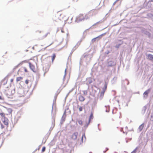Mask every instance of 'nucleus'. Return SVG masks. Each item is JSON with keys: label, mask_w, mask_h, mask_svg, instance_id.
<instances>
[{"label": "nucleus", "mask_w": 153, "mask_h": 153, "mask_svg": "<svg viewBox=\"0 0 153 153\" xmlns=\"http://www.w3.org/2000/svg\"><path fill=\"white\" fill-rule=\"evenodd\" d=\"M55 17L57 18L55 20V21H57L58 20H65L66 19L65 16L64 14L61 11L58 12L55 14Z\"/></svg>", "instance_id": "1"}, {"label": "nucleus", "mask_w": 153, "mask_h": 153, "mask_svg": "<svg viewBox=\"0 0 153 153\" xmlns=\"http://www.w3.org/2000/svg\"><path fill=\"white\" fill-rule=\"evenodd\" d=\"M23 71H24V72L25 73H27L28 72L27 68L25 67H22L21 69L19 70L18 72L19 73L20 72H22Z\"/></svg>", "instance_id": "2"}, {"label": "nucleus", "mask_w": 153, "mask_h": 153, "mask_svg": "<svg viewBox=\"0 0 153 153\" xmlns=\"http://www.w3.org/2000/svg\"><path fill=\"white\" fill-rule=\"evenodd\" d=\"M29 67L31 70L35 72V68L34 66L32 65L30 62H29Z\"/></svg>", "instance_id": "3"}, {"label": "nucleus", "mask_w": 153, "mask_h": 153, "mask_svg": "<svg viewBox=\"0 0 153 153\" xmlns=\"http://www.w3.org/2000/svg\"><path fill=\"white\" fill-rule=\"evenodd\" d=\"M78 133L77 132H74L72 135L71 138L74 140H76L77 137Z\"/></svg>", "instance_id": "4"}, {"label": "nucleus", "mask_w": 153, "mask_h": 153, "mask_svg": "<svg viewBox=\"0 0 153 153\" xmlns=\"http://www.w3.org/2000/svg\"><path fill=\"white\" fill-rule=\"evenodd\" d=\"M105 34V33L102 34L101 35L98 36L93 39L92 40V42H95L96 39H97L98 38H100V39H101V37L102 36H104Z\"/></svg>", "instance_id": "5"}, {"label": "nucleus", "mask_w": 153, "mask_h": 153, "mask_svg": "<svg viewBox=\"0 0 153 153\" xmlns=\"http://www.w3.org/2000/svg\"><path fill=\"white\" fill-rule=\"evenodd\" d=\"M85 100V98L82 95H80L79 97V100L81 102H83Z\"/></svg>", "instance_id": "6"}, {"label": "nucleus", "mask_w": 153, "mask_h": 153, "mask_svg": "<svg viewBox=\"0 0 153 153\" xmlns=\"http://www.w3.org/2000/svg\"><path fill=\"white\" fill-rule=\"evenodd\" d=\"M4 119V120L3 121L4 123V125L7 126L8 125V119L5 118Z\"/></svg>", "instance_id": "7"}, {"label": "nucleus", "mask_w": 153, "mask_h": 153, "mask_svg": "<svg viewBox=\"0 0 153 153\" xmlns=\"http://www.w3.org/2000/svg\"><path fill=\"white\" fill-rule=\"evenodd\" d=\"M28 62L27 61V60H25V61H22V62H20V63H19V64L17 65H16V66L15 67V68H17L19 66H20V65H22V64L24 63H25V62Z\"/></svg>", "instance_id": "8"}, {"label": "nucleus", "mask_w": 153, "mask_h": 153, "mask_svg": "<svg viewBox=\"0 0 153 153\" xmlns=\"http://www.w3.org/2000/svg\"><path fill=\"white\" fill-rule=\"evenodd\" d=\"M7 79L5 78L1 81V84L3 85H5L7 83Z\"/></svg>", "instance_id": "9"}, {"label": "nucleus", "mask_w": 153, "mask_h": 153, "mask_svg": "<svg viewBox=\"0 0 153 153\" xmlns=\"http://www.w3.org/2000/svg\"><path fill=\"white\" fill-rule=\"evenodd\" d=\"M144 123H143L139 126L138 128V130L140 131H141L143 129L144 127Z\"/></svg>", "instance_id": "10"}, {"label": "nucleus", "mask_w": 153, "mask_h": 153, "mask_svg": "<svg viewBox=\"0 0 153 153\" xmlns=\"http://www.w3.org/2000/svg\"><path fill=\"white\" fill-rule=\"evenodd\" d=\"M149 59L150 60H153V55L151 54H149L147 55Z\"/></svg>", "instance_id": "11"}, {"label": "nucleus", "mask_w": 153, "mask_h": 153, "mask_svg": "<svg viewBox=\"0 0 153 153\" xmlns=\"http://www.w3.org/2000/svg\"><path fill=\"white\" fill-rule=\"evenodd\" d=\"M7 113L6 114L7 115L11 114L12 110L11 108H7Z\"/></svg>", "instance_id": "12"}, {"label": "nucleus", "mask_w": 153, "mask_h": 153, "mask_svg": "<svg viewBox=\"0 0 153 153\" xmlns=\"http://www.w3.org/2000/svg\"><path fill=\"white\" fill-rule=\"evenodd\" d=\"M150 91V89H148L144 92V93H143V95H144V97H145V96H146V97L147 96L148 94L149 93Z\"/></svg>", "instance_id": "13"}, {"label": "nucleus", "mask_w": 153, "mask_h": 153, "mask_svg": "<svg viewBox=\"0 0 153 153\" xmlns=\"http://www.w3.org/2000/svg\"><path fill=\"white\" fill-rule=\"evenodd\" d=\"M22 79H23L22 77L21 76L18 77H17V78L16 79V81L17 82H18L19 81L21 80H22Z\"/></svg>", "instance_id": "14"}, {"label": "nucleus", "mask_w": 153, "mask_h": 153, "mask_svg": "<svg viewBox=\"0 0 153 153\" xmlns=\"http://www.w3.org/2000/svg\"><path fill=\"white\" fill-rule=\"evenodd\" d=\"M87 83L88 84H91L92 82V81L91 80V78H89L87 79Z\"/></svg>", "instance_id": "15"}, {"label": "nucleus", "mask_w": 153, "mask_h": 153, "mask_svg": "<svg viewBox=\"0 0 153 153\" xmlns=\"http://www.w3.org/2000/svg\"><path fill=\"white\" fill-rule=\"evenodd\" d=\"M106 88H107V85H105L104 88H102V90H103V92H102V93L103 94H104V93L105 91L106 90Z\"/></svg>", "instance_id": "16"}, {"label": "nucleus", "mask_w": 153, "mask_h": 153, "mask_svg": "<svg viewBox=\"0 0 153 153\" xmlns=\"http://www.w3.org/2000/svg\"><path fill=\"white\" fill-rule=\"evenodd\" d=\"M56 57V55H55V54H53V55L52 56V62H53V60H54V59H55V58Z\"/></svg>", "instance_id": "17"}, {"label": "nucleus", "mask_w": 153, "mask_h": 153, "mask_svg": "<svg viewBox=\"0 0 153 153\" xmlns=\"http://www.w3.org/2000/svg\"><path fill=\"white\" fill-rule=\"evenodd\" d=\"M93 117V114L92 113H91L90 115V118H89V122H90L91 120V119H92Z\"/></svg>", "instance_id": "18"}, {"label": "nucleus", "mask_w": 153, "mask_h": 153, "mask_svg": "<svg viewBox=\"0 0 153 153\" xmlns=\"http://www.w3.org/2000/svg\"><path fill=\"white\" fill-rule=\"evenodd\" d=\"M0 115L1 116V117H3L4 118V119L5 118H6L5 117V114L4 113H0Z\"/></svg>", "instance_id": "19"}, {"label": "nucleus", "mask_w": 153, "mask_h": 153, "mask_svg": "<svg viewBox=\"0 0 153 153\" xmlns=\"http://www.w3.org/2000/svg\"><path fill=\"white\" fill-rule=\"evenodd\" d=\"M50 34V33L49 32H48L45 34L43 36V37L45 38L47 37L48 35Z\"/></svg>", "instance_id": "20"}, {"label": "nucleus", "mask_w": 153, "mask_h": 153, "mask_svg": "<svg viewBox=\"0 0 153 153\" xmlns=\"http://www.w3.org/2000/svg\"><path fill=\"white\" fill-rule=\"evenodd\" d=\"M78 123L81 125H82L83 122L82 120H79L78 121Z\"/></svg>", "instance_id": "21"}, {"label": "nucleus", "mask_w": 153, "mask_h": 153, "mask_svg": "<svg viewBox=\"0 0 153 153\" xmlns=\"http://www.w3.org/2000/svg\"><path fill=\"white\" fill-rule=\"evenodd\" d=\"M0 100H4V98L3 96L0 95Z\"/></svg>", "instance_id": "22"}, {"label": "nucleus", "mask_w": 153, "mask_h": 153, "mask_svg": "<svg viewBox=\"0 0 153 153\" xmlns=\"http://www.w3.org/2000/svg\"><path fill=\"white\" fill-rule=\"evenodd\" d=\"M12 91L13 92V93H12V94L7 93V95L8 96H11V95H12L15 92V91L14 90H13V91Z\"/></svg>", "instance_id": "23"}, {"label": "nucleus", "mask_w": 153, "mask_h": 153, "mask_svg": "<svg viewBox=\"0 0 153 153\" xmlns=\"http://www.w3.org/2000/svg\"><path fill=\"white\" fill-rule=\"evenodd\" d=\"M45 150V147H43L42 149V152H44Z\"/></svg>", "instance_id": "24"}, {"label": "nucleus", "mask_w": 153, "mask_h": 153, "mask_svg": "<svg viewBox=\"0 0 153 153\" xmlns=\"http://www.w3.org/2000/svg\"><path fill=\"white\" fill-rule=\"evenodd\" d=\"M79 110L80 111H81L82 110V107H80L79 108Z\"/></svg>", "instance_id": "25"}, {"label": "nucleus", "mask_w": 153, "mask_h": 153, "mask_svg": "<svg viewBox=\"0 0 153 153\" xmlns=\"http://www.w3.org/2000/svg\"><path fill=\"white\" fill-rule=\"evenodd\" d=\"M84 137L85 138V135L84 134H83L82 135V142H83V138Z\"/></svg>", "instance_id": "26"}, {"label": "nucleus", "mask_w": 153, "mask_h": 153, "mask_svg": "<svg viewBox=\"0 0 153 153\" xmlns=\"http://www.w3.org/2000/svg\"><path fill=\"white\" fill-rule=\"evenodd\" d=\"M25 83L26 84H28V80H26L25 81Z\"/></svg>", "instance_id": "27"}, {"label": "nucleus", "mask_w": 153, "mask_h": 153, "mask_svg": "<svg viewBox=\"0 0 153 153\" xmlns=\"http://www.w3.org/2000/svg\"><path fill=\"white\" fill-rule=\"evenodd\" d=\"M4 128V126L2 124H1V128L2 129Z\"/></svg>", "instance_id": "28"}, {"label": "nucleus", "mask_w": 153, "mask_h": 153, "mask_svg": "<svg viewBox=\"0 0 153 153\" xmlns=\"http://www.w3.org/2000/svg\"><path fill=\"white\" fill-rule=\"evenodd\" d=\"M13 79H11V80H10V82H13Z\"/></svg>", "instance_id": "29"}, {"label": "nucleus", "mask_w": 153, "mask_h": 153, "mask_svg": "<svg viewBox=\"0 0 153 153\" xmlns=\"http://www.w3.org/2000/svg\"><path fill=\"white\" fill-rule=\"evenodd\" d=\"M72 1L74 2L75 1H77V0H72Z\"/></svg>", "instance_id": "30"}, {"label": "nucleus", "mask_w": 153, "mask_h": 153, "mask_svg": "<svg viewBox=\"0 0 153 153\" xmlns=\"http://www.w3.org/2000/svg\"><path fill=\"white\" fill-rule=\"evenodd\" d=\"M149 1L151 2H153V0H149Z\"/></svg>", "instance_id": "31"}, {"label": "nucleus", "mask_w": 153, "mask_h": 153, "mask_svg": "<svg viewBox=\"0 0 153 153\" xmlns=\"http://www.w3.org/2000/svg\"><path fill=\"white\" fill-rule=\"evenodd\" d=\"M61 31L62 33H64V31L63 30H61Z\"/></svg>", "instance_id": "32"}]
</instances>
